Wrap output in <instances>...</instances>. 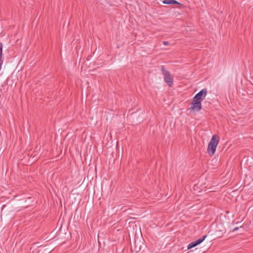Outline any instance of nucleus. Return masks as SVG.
<instances>
[{
	"label": "nucleus",
	"instance_id": "obj_2",
	"mask_svg": "<svg viewBox=\"0 0 253 253\" xmlns=\"http://www.w3.org/2000/svg\"><path fill=\"white\" fill-rule=\"evenodd\" d=\"M162 74L164 76V80L166 83L169 86H171L173 84V77L170 73L166 70L163 66L161 67Z\"/></svg>",
	"mask_w": 253,
	"mask_h": 253
},
{
	"label": "nucleus",
	"instance_id": "obj_7",
	"mask_svg": "<svg viewBox=\"0 0 253 253\" xmlns=\"http://www.w3.org/2000/svg\"><path fill=\"white\" fill-rule=\"evenodd\" d=\"M239 229V227H235L233 229V232H235L237 230H238Z\"/></svg>",
	"mask_w": 253,
	"mask_h": 253
},
{
	"label": "nucleus",
	"instance_id": "obj_3",
	"mask_svg": "<svg viewBox=\"0 0 253 253\" xmlns=\"http://www.w3.org/2000/svg\"><path fill=\"white\" fill-rule=\"evenodd\" d=\"M201 101L196 100L193 98L192 102L191 103V107L189 109L191 110L193 112H198L202 109Z\"/></svg>",
	"mask_w": 253,
	"mask_h": 253
},
{
	"label": "nucleus",
	"instance_id": "obj_4",
	"mask_svg": "<svg viewBox=\"0 0 253 253\" xmlns=\"http://www.w3.org/2000/svg\"><path fill=\"white\" fill-rule=\"evenodd\" d=\"M207 94V90L206 88L202 89L194 96V98L197 100L202 102Z\"/></svg>",
	"mask_w": 253,
	"mask_h": 253
},
{
	"label": "nucleus",
	"instance_id": "obj_6",
	"mask_svg": "<svg viewBox=\"0 0 253 253\" xmlns=\"http://www.w3.org/2000/svg\"><path fill=\"white\" fill-rule=\"evenodd\" d=\"M163 3L166 4H177L178 2L175 0H164Z\"/></svg>",
	"mask_w": 253,
	"mask_h": 253
},
{
	"label": "nucleus",
	"instance_id": "obj_1",
	"mask_svg": "<svg viewBox=\"0 0 253 253\" xmlns=\"http://www.w3.org/2000/svg\"><path fill=\"white\" fill-rule=\"evenodd\" d=\"M219 138L217 135H213L211 139L207 148L208 153L211 155H213L216 150L217 146L219 143Z\"/></svg>",
	"mask_w": 253,
	"mask_h": 253
},
{
	"label": "nucleus",
	"instance_id": "obj_5",
	"mask_svg": "<svg viewBox=\"0 0 253 253\" xmlns=\"http://www.w3.org/2000/svg\"><path fill=\"white\" fill-rule=\"evenodd\" d=\"M207 235H205L202 237V238L199 239L197 241L191 242L188 245L187 249L190 250L193 248L196 247L198 245L200 244L202 242H203L205 240V239L207 238Z\"/></svg>",
	"mask_w": 253,
	"mask_h": 253
},
{
	"label": "nucleus",
	"instance_id": "obj_8",
	"mask_svg": "<svg viewBox=\"0 0 253 253\" xmlns=\"http://www.w3.org/2000/svg\"><path fill=\"white\" fill-rule=\"evenodd\" d=\"M163 43H164V45H168V44H169V42H165H165H163Z\"/></svg>",
	"mask_w": 253,
	"mask_h": 253
}]
</instances>
